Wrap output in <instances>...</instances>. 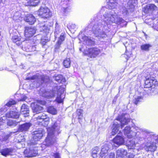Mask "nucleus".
Segmentation results:
<instances>
[{
    "instance_id": "obj_1",
    "label": "nucleus",
    "mask_w": 158,
    "mask_h": 158,
    "mask_svg": "<svg viewBox=\"0 0 158 158\" xmlns=\"http://www.w3.org/2000/svg\"><path fill=\"white\" fill-rule=\"evenodd\" d=\"M102 20H99L92 27V30L96 36L105 37L106 35L108 25L112 23L120 24L122 27L126 26L127 22L122 18L118 17L114 11H110L105 7L101 9L100 13H103Z\"/></svg>"
},
{
    "instance_id": "obj_2",
    "label": "nucleus",
    "mask_w": 158,
    "mask_h": 158,
    "mask_svg": "<svg viewBox=\"0 0 158 158\" xmlns=\"http://www.w3.org/2000/svg\"><path fill=\"white\" fill-rule=\"evenodd\" d=\"M64 90L65 89L64 87L60 86H57L54 87L52 91L45 92L43 95L49 98L53 97L56 95H57L56 100L58 103H60L63 102L64 98V95L63 94Z\"/></svg>"
},
{
    "instance_id": "obj_3",
    "label": "nucleus",
    "mask_w": 158,
    "mask_h": 158,
    "mask_svg": "<svg viewBox=\"0 0 158 158\" xmlns=\"http://www.w3.org/2000/svg\"><path fill=\"white\" fill-rule=\"evenodd\" d=\"M56 124L51 127L48 128L47 129L48 132V136L47 137L44 144L47 146H49L53 145L56 141V137L55 134L56 132L58 133L59 130V127L56 126Z\"/></svg>"
},
{
    "instance_id": "obj_4",
    "label": "nucleus",
    "mask_w": 158,
    "mask_h": 158,
    "mask_svg": "<svg viewBox=\"0 0 158 158\" xmlns=\"http://www.w3.org/2000/svg\"><path fill=\"white\" fill-rule=\"evenodd\" d=\"M29 146V149H26L24 152V156L26 157H31L35 156L38 154V147L36 146V143H33V141H29L28 143Z\"/></svg>"
},
{
    "instance_id": "obj_5",
    "label": "nucleus",
    "mask_w": 158,
    "mask_h": 158,
    "mask_svg": "<svg viewBox=\"0 0 158 158\" xmlns=\"http://www.w3.org/2000/svg\"><path fill=\"white\" fill-rule=\"evenodd\" d=\"M137 132H132L133 138L138 142L143 141L146 137L148 131L145 129H142L137 127H134Z\"/></svg>"
},
{
    "instance_id": "obj_6",
    "label": "nucleus",
    "mask_w": 158,
    "mask_h": 158,
    "mask_svg": "<svg viewBox=\"0 0 158 158\" xmlns=\"http://www.w3.org/2000/svg\"><path fill=\"white\" fill-rule=\"evenodd\" d=\"M38 15L42 18H48L52 16L50 10L46 7L41 6L38 10Z\"/></svg>"
},
{
    "instance_id": "obj_7",
    "label": "nucleus",
    "mask_w": 158,
    "mask_h": 158,
    "mask_svg": "<svg viewBox=\"0 0 158 158\" xmlns=\"http://www.w3.org/2000/svg\"><path fill=\"white\" fill-rule=\"evenodd\" d=\"M133 0H129L127 3V7L125 6H122L120 8V11L124 15H127L128 13L129 10L131 9L130 11H132L134 7V6L132 4V1Z\"/></svg>"
},
{
    "instance_id": "obj_8",
    "label": "nucleus",
    "mask_w": 158,
    "mask_h": 158,
    "mask_svg": "<svg viewBox=\"0 0 158 158\" xmlns=\"http://www.w3.org/2000/svg\"><path fill=\"white\" fill-rule=\"evenodd\" d=\"M86 53L91 58H94L97 56L100 53V50L97 48H89Z\"/></svg>"
},
{
    "instance_id": "obj_9",
    "label": "nucleus",
    "mask_w": 158,
    "mask_h": 158,
    "mask_svg": "<svg viewBox=\"0 0 158 158\" xmlns=\"http://www.w3.org/2000/svg\"><path fill=\"white\" fill-rule=\"evenodd\" d=\"M110 143H106L102 147L101 151L99 154V156L101 157H106L109 155L108 154V151L110 149Z\"/></svg>"
},
{
    "instance_id": "obj_10",
    "label": "nucleus",
    "mask_w": 158,
    "mask_h": 158,
    "mask_svg": "<svg viewBox=\"0 0 158 158\" xmlns=\"http://www.w3.org/2000/svg\"><path fill=\"white\" fill-rule=\"evenodd\" d=\"M145 86L146 88L151 87L154 88L156 85H157V82L155 79L148 78L146 80L145 82Z\"/></svg>"
},
{
    "instance_id": "obj_11",
    "label": "nucleus",
    "mask_w": 158,
    "mask_h": 158,
    "mask_svg": "<svg viewBox=\"0 0 158 158\" xmlns=\"http://www.w3.org/2000/svg\"><path fill=\"white\" fill-rule=\"evenodd\" d=\"M44 132V131L42 129H40L39 130L35 131L33 132V139L34 143H37L35 141L39 140L43 136V134ZM34 143V142H33Z\"/></svg>"
},
{
    "instance_id": "obj_12",
    "label": "nucleus",
    "mask_w": 158,
    "mask_h": 158,
    "mask_svg": "<svg viewBox=\"0 0 158 158\" xmlns=\"http://www.w3.org/2000/svg\"><path fill=\"white\" fill-rule=\"evenodd\" d=\"M31 107L33 113H39L43 111V108L36 103H33L31 104Z\"/></svg>"
},
{
    "instance_id": "obj_13",
    "label": "nucleus",
    "mask_w": 158,
    "mask_h": 158,
    "mask_svg": "<svg viewBox=\"0 0 158 158\" xmlns=\"http://www.w3.org/2000/svg\"><path fill=\"white\" fill-rule=\"evenodd\" d=\"M35 29L31 27H26L24 31L25 36L27 37H30L32 36L35 33Z\"/></svg>"
},
{
    "instance_id": "obj_14",
    "label": "nucleus",
    "mask_w": 158,
    "mask_h": 158,
    "mask_svg": "<svg viewBox=\"0 0 158 158\" xmlns=\"http://www.w3.org/2000/svg\"><path fill=\"white\" fill-rule=\"evenodd\" d=\"M124 114H123L121 116H119L117 118V120H119L121 123V128L127 125L130 121L129 119L126 118Z\"/></svg>"
},
{
    "instance_id": "obj_15",
    "label": "nucleus",
    "mask_w": 158,
    "mask_h": 158,
    "mask_svg": "<svg viewBox=\"0 0 158 158\" xmlns=\"http://www.w3.org/2000/svg\"><path fill=\"white\" fill-rule=\"evenodd\" d=\"M156 143L153 142L147 143L146 145L145 149L147 151L154 152L156 149Z\"/></svg>"
},
{
    "instance_id": "obj_16",
    "label": "nucleus",
    "mask_w": 158,
    "mask_h": 158,
    "mask_svg": "<svg viewBox=\"0 0 158 158\" xmlns=\"http://www.w3.org/2000/svg\"><path fill=\"white\" fill-rule=\"evenodd\" d=\"M26 80H35L37 83L40 84L42 83L44 81L43 78L39 74L35 75L31 77H29L26 78Z\"/></svg>"
},
{
    "instance_id": "obj_17",
    "label": "nucleus",
    "mask_w": 158,
    "mask_h": 158,
    "mask_svg": "<svg viewBox=\"0 0 158 158\" xmlns=\"http://www.w3.org/2000/svg\"><path fill=\"white\" fill-rule=\"evenodd\" d=\"M132 139H129L128 140L127 143V146L129 149H134L136 147V145L138 142L136 141L134 138Z\"/></svg>"
},
{
    "instance_id": "obj_18",
    "label": "nucleus",
    "mask_w": 158,
    "mask_h": 158,
    "mask_svg": "<svg viewBox=\"0 0 158 158\" xmlns=\"http://www.w3.org/2000/svg\"><path fill=\"white\" fill-rule=\"evenodd\" d=\"M24 20L30 24H33L36 21V19L32 14H28L24 18Z\"/></svg>"
},
{
    "instance_id": "obj_19",
    "label": "nucleus",
    "mask_w": 158,
    "mask_h": 158,
    "mask_svg": "<svg viewBox=\"0 0 158 158\" xmlns=\"http://www.w3.org/2000/svg\"><path fill=\"white\" fill-rule=\"evenodd\" d=\"M113 142L114 143L117 144L118 146L123 144L124 140L122 137L120 136H117L113 139Z\"/></svg>"
},
{
    "instance_id": "obj_20",
    "label": "nucleus",
    "mask_w": 158,
    "mask_h": 158,
    "mask_svg": "<svg viewBox=\"0 0 158 158\" xmlns=\"http://www.w3.org/2000/svg\"><path fill=\"white\" fill-rule=\"evenodd\" d=\"M127 154V152L123 148L118 149L117 151L116 158H123Z\"/></svg>"
},
{
    "instance_id": "obj_21",
    "label": "nucleus",
    "mask_w": 158,
    "mask_h": 158,
    "mask_svg": "<svg viewBox=\"0 0 158 158\" xmlns=\"http://www.w3.org/2000/svg\"><path fill=\"white\" fill-rule=\"evenodd\" d=\"M131 128L130 127H126L124 130V133L125 135H127V137L129 139L133 138L132 132H134L131 131Z\"/></svg>"
},
{
    "instance_id": "obj_22",
    "label": "nucleus",
    "mask_w": 158,
    "mask_h": 158,
    "mask_svg": "<svg viewBox=\"0 0 158 158\" xmlns=\"http://www.w3.org/2000/svg\"><path fill=\"white\" fill-rule=\"evenodd\" d=\"M31 126V124L30 123H26L20 125L19 127V130L21 131H27Z\"/></svg>"
},
{
    "instance_id": "obj_23",
    "label": "nucleus",
    "mask_w": 158,
    "mask_h": 158,
    "mask_svg": "<svg viewBox=\"0 0 158 158\" xmlns=\"http://www.w3.org/2000/svg\"><path fill=\"white\" fill-rule=\"evenodd\" d=\"M65 37V34L64 33H62L55 45L56 48L58 49L60 48V46L62 42L64 40Z\"/></svg>"
},
{
    "instance_id": "obj_24",
    "label": "nucleus",
    "mask_w": 158,
    "mask_h": 158,
    "mask_svg": "<svg viewBox=\"0 0 158 158\" xmlns=\"http://www.w3.org/2000/svg\"><path fill=\"white\" fill-rule=\"evenodd\" d=\"M82 39L84 41V44L87 45H91L94 44L93 41L87 36H82Z\"/></svg>"
},
{
    "instance_id": "obj_25",
    "label": "nucleus",
    "mask_w": 158,
    "mask_h": 158,
    "mask_svg": "<svg viewBox=\"0 0 158 158\" xmlns=\"http://www.w3.org/2000/svg\"><path fill=\"white\" fill-rule=\"evenodd\" d=\"M117 4L116 0H109L108 3V7L110 9L115 8L117 6Z\"/></svg>"
},
{
    "instance_id": "obj_26",
    "label": "nucleus",
    "mask_w": 158,
    "mask_h": 158,
    "mask_svg": "<svg viewBox=\"0 0 158 158\" xmlns=\"http://www.w3.org/2000/svg\"><path fill=\"white\" fill-rule=\"evenodd\" d=\"M37 118V119L41 120L42 121L45 122L47 124L49 120V118L44 113H43L41 115L38 116Z\"/></svg>"
},
{
    "instance_id": "obj_27",
    "label": "nucleus",
    "mask_w": 158,
    "mask_h": 158,
    "mask_svg": "<svg viewBox=\"0 0 158 158\" xmlns=\"http://www.w3.org/2000/svg\"><path fill=\"white\" fill-rule=\"evenodd\" d=\"M119 125L118 124H116L114 122L112 126V130L111 133V135H114L118 131V127Z\"/></svg>"
},
{
    "instance_id": "obj_28",
    "label": "nucleus",
    "mask_w": 158,
    "mask_h": 158,
    "mask_svg": "<svg viewBox=\"0 0 158 158\" xmlns=\"http://www.w3.org/2000/svg\"><path fill=\"white\" fill-rule=\"evenodd\" d=\"M53 78L56 81L59 83H62L65 81V79L63 78V76L61 75H58L53 77Z\"/></svg>"
},
{
    "instance_id": "obj_29",
    "label": "nucleus",
    "mask_w": 158,
    "mask_h": 158,
    "mask_svg": "<svg viewBox=\"0 0 158 158\" xmlns=\"http://www.w3.org/2000/svg\"><path fill=\"white\" fill-rule=\"evenodd\" d=\"M20 111L22 114L28 113V111H29L28 106L26 105L23 104L21 107Z\"/></svg>"
},
{
    "instance_id": "obj_30",
    "label": "nucleus",
    "mask_w": 158,
    "mask_h": 158,
    "mask_svg": "<svg viewBox=\"0 0 158 158\" xmlns=\"http://www.w3.org/2000/svg\"><path fill=\"white\" fill-rule=\"evenodd\" d=\"M152 47V45L149 44H142L140 46L141 50L148 51L149 50V48Z\"/></svg>"
},
{
    "instance_id": "obj_31",
    "label": "nucleus",
    "mask_w": 158,
    "mask_h": 158,
    "mask_svg": "<svg viewBox=\"0 0 158 158\" xmlns=\"http://www.w3.org/2000/svg\"><path fill=\"white\" fill-rule=\"evenodd\" d=\"M51 27L49 25L45 24L43 26H41L40 28L44 32L46 33H48L50 31Z\"/></svg>"
},
{
    "instance_id": "obj_32",
    "label": "nucleus",
    "mask_w": 158,
    "mask_h": 158,
    "mask_svg": "<svg viewBox=\"0 0 158 158\" xmlns=\"http://www.w3.org/2000/svg\"><path fill=\"white\" fill-rule=\"evenodd\" d=\"M48 112L52 114H57V110L53 106H50L48 108Z\"/></svg>"
},
{
    "instance_id": "obj_33",
    "label": "nucleus",
    "mask_w": 158,
    "mask_h": 158,
    "mask_svg": "<svg viewBox=\"0 0 158 158\" xmlns=\"http://www.w3.org/2000/svg\"><path fill=\"white\" fill-rule=\"evenodd\" d=\"M19 112L16 111H10V118H19Z\"/></svg>"
},
{
    "instance_id": "obj_34",
    "label": "nucleus",
    "mask_w": 158,
    "mask_h": 158,
    "mask_svg": "<svg viewBox=\"0 0 158 158\" xmlns=\"http://www.w3.org/2000/svg\"><path fill=\"white\" fill-rule=\"evenodd\" d=\"M70 60L69 58H67L63 62L64 66L66 68H69L70 66Z\"/></svg>"
},
{
    "instance_id": "obj_35",
    "label": "nucleus",
    "mask_w": 158,
    "mask_h": 158,
    "mask_svg": "<svg viewBox=\"0 0 158 158\" xmlns=\"http://www.w3.org/2000/svg\"><path fill=\"white\" fill-rule=\"evenodd\" d=\"M10 152V150L8 148H5L1 150V152L2 154L4 156H6L9 155Z\"/></svg>"
},
{
    "instance_id": "obj_36",
    "label": "nucleus",
    "mask_w": 158,
    "mask_h": 158,
    "mask_svg": "<svg viewBox=\"0 0 158 158\" xmlns=\"http://www.w3.org/2000/svg\"><path fill=\"white\" fill-rule=\"evenodd\" d=\"M143 101V97L142 96H138L133 100L134 103L136 105H137L140 102Z\"/></svg>"
},
{
    "instance_id": "obj_37",
    "label": "nucleus",
    "mask_w": 158,
    "mask_h": 158,
    "mask_svg": "<svg viewBox=\"0 0 158 158\" xmlns=\"http://www.w3.org/2000/svg\"><path fill=\"white\" fill-rule=\"evenodd\" d=\"M13 19L14 20H17L18 19L20 20L22 18L21 15L19 12L17 11L16 12L15 14L13 16Z\"/></svg>"
},
{
    "instance_id": "obj_38",
    "label": "nucleus",
    "mask_w": 158,
    "mask_h": 158,
    "mask_svg": "<svg viewBox=\"0 0 158 158\" xmlns=\"http://www.w3.org/2000/svg\"><path fill=\"white\" fill-rule=\"evenodd\" d=\"M39 2V0H30L29 5L32 6H35L37 5Z\"/></svg>"
},
{
    "instance_id": "obj_39",
    "label": "nucleus",
    "mask_w": 158,
    "mask_h": 158,
    "mask_svg": "<svg viewBox=\"0 0 158 158\" xmlns=\"http://www.w3.org/2000/svg\"><path fill=\"white\" fill-rule=\"evenodd\" d=\"M147 8L151 10H154L156 8V6L154 4H149L147 5Z\"/></svg>"
},
{
    "instance_id": "obj_40",
    "label": "nucleus",
    "mask_w": 158,
    "mask_h": 158,
    "mask_svg": "<svg viewBox=\"0 0 158 158\" xmlns=\"http://www.w3.org/2000/svg\"><path fill=\"white\" fill-rule=\"evenodd\" d=\"M70 11V9L68 7H63L62 8V11L65 15H66Z\"/></svg>"
},
{
    "instance_id": "obj_41",
    "label": "nucleus",
    "mask_w": 158,
    "mask_h": 158,
    "mask_svg": "<svg viewBox=\"0 0 158 158\" xmlns=\"http://www.w3.org/2000/svg\"><path fill=\"white\" fill-rule=\"evenodd\" d=\"M59 25L58 23H56L55 31V36H57V35L59 33Z\"/></svg>"
},
{
    "instance_id": "obj_42",
    "label": "nucleus",
    "mask_w": 158,
    "mask_h": 158,
    "mask_svg": "<svg viewBox=\"0 0 158 158\" xmlns=\"http://www.w3.org/2000/svg\"><path fill=\"white\" fill-rule=\"evenodd\" d=\"M77 113L79 119H81L83 117V110L81 109H78L77 111Z\"/></svg>"
},
{
    "instance_id": "obj_43",
    "label": "nucleus",
    "mask_w": 158,
    "mask_h": 158,
    "mask_svg": "<svg viewBox=\"0 0 158 158\" xmlns=\"http://www.w3.org/2000/svg\"><path fill=\"white\" fill-rule=\"evenodd\" d=\"M12 40L13 42L15 43L20 40V38L17 35H15L12 37Z\"/></svg>"
},
{
    "instance_id": "obj_44",
    "label": "nucleus",
    "mask_w": 158,
    "mask_h": 158,
    "mask_svg": "<svg viewBox=\"0 0 158 158\" xmlns=\"http://www.w3.org/2000/svg\"><path fill=\"white\" fill-rule=\"evenodd\" d=\"M115 154L114 153H110L108 156L104 157V158H114Z\"/></svg>"
},
{
    "instance_id": "obj_45",
    "label": "nucleus",
    "mask_w": 158,
    "mask_h": 158,
    "mask_svg": "<svg viewBox=\"0 0 158 158\" xmlns=\"http://www.w3.org/2000/svg\"><path fill=\"white\" fill-rule=\"evenodd\" d=\"M18 122L15 120H10V127L11 126H15L18 124Z\"/></svg>"
},
{
    "instance_id": "obj_46",
    "label": "nucleus",
    "mask_w": 158,
    "mask_h": 158,
    "mask_svg": "<svg viewBox=\"0 0 158 158\" xmlns=\"http://www.w3.org/2000/svg\"><path fill=\"white\" fill-rule=\"evenodd\" d=\"M99 151L98 148L97 147H95L93 149L92 152V154H97L98 152Z\"/></svg>"
},
{
    "instance_id": "obj_47",
    "label": "nucleus",
    "mask_w": 158,
    "mask_h": 158,
    "mask_svg": "<svg viewBox=\"0 0 158 158\" xmlns=\"http://www.w3.org/2000/svg\"><path fill=\"white\" fill-rule=\"evenodd\" d=\"M17 103V102L12 99H10V106L11 105H15Z\"/></svg>"
},
{
    "instance_id": "obj_48",
    "label": "nucleus",
    "mask_w": 158,
    "mask_h": 158,
    "mask_svg": "<svg viewBox=\"0 0 158 158\" xmlns=\"http://www.w3.org/2000/svg\"><path fill=\"white\" fill-rule=\"evenodd\" d=\"M54 158H60V154L58 153H54Z\"/></svg>"
},
{
    "instance_id": "obj_49",
    "label": "nucleus",
    "mask_w": 158,
    "mask_h": 158,
    "mask_svg": "<svg viewBox=\"0 0 158 158\" xmlns=\"http://www.w3.org/2000/svg\"><path fill=\"white\" fill-rule=\"evenodd\" d=\"M92 156L94 158H97V154H92Z\"/></svg>"
},
{
    "instance_id": "obj_50",
    "label": "nucleus",
    "mask_w": 158,
    "mask_h": 158,
    "mask_svg": "<svg viewBox=\"0 0 158 158\" xmlns=\"http://www.w3.org/2000/svg\"><path fill=\"white\" fill-rule=\"evenodd\" d=\"M29 111H28V113H26L24 114V116L25 117H27L29 115Z\"/></svg>"
},
{
    "instance_id": "obj_51",
    "label": "nucleus",
    "mask_w": 158,
    "mask_h": 158,
    "mask_svg": "<svg viewBox=\"0 0 158 158\" xmlns=\"http://www.w3.org/2000/svg\"><path fill=\"white\" fill-rule=\"evenodd\" d=\"M6 117L9 118L10 117V113H6Z\"/></svg>"
},
{
    "instance_id": "obj_52",
    "label": "nucleus",
    "mask_w": 158,
    "mask_h": 158,
    "mask_svg": "<svg viewBox=\"0 0 158 158\" xmlns=\"http://www.w3.org/2000/svg\"><path fill=\"white\" fill-rule=\"evenodd\" d=\"M129 157L130 158H137L136 157H135L132 154L130 155L129 156Z\"/></svg>"
},
{
    "instance_id": "obj_53",
    "label": "nucleus",
    "mask_w": 158,
    "mask_h": 158,
    "mask_svg": "<svg viewBox=\"0 0 158 158\" xmlns=\"http://www.w3.org/2000/svg\"><path fill=\"white\" fill-rule=\"evenodd\" d=\"M6 105L9 107L10 106V101H9L6 104Z\"/></svg>"
},
{
    "instance_id": "obj_54",
    "label": "nucleus",
    "mask_w": 158,
    "mask_h": 158,
    "mask_svg": "<svg viewBox=\"0 0 158 158\" xmlns=\"http://www.w3.org/2000/svg\"><path fill=\"white\" fill-rule=\"evenodd\" d=\"M71 27H73V28H74L76 27V25L74 24H72L71 25Z\"/></svg>"
},
{
    "instance_id": "obj_55",
    "label": "nucleus",
    "mask_w": 158,
    "mask_h": 158,
    "mask_svg": "<svg viewBox=\"0 0 158 158\" xmlns=\"http://www.w3.org/2000/svg\"><path fill=\"white\" fill-rule=\"evenodd\" d=\"M41 42L43 45H45L46 44V42L45 41H42Z\"/></svg>"
},
{
    "instance_id": "obj_56",
    "label": "nucleus",
    "mask_w": 158,
    "mask_h": 158,
    "mask_svg": "<svg viewBox=\"0 0 158 158\" xmlns=\"http://www.w3.org/2000/svg\"><path fill=\"white\" fill-rule=\"evenodd\" d=\"M18 141H19V142H21V141H24V139H23L22 140V141H19V140L18 139Z\"/></svg>"
},
{
    "instance_id": "obj_57",
    "label": "nucleus",
    "mask_w": 158,
    "mask_h": 158,
    "mask_svg": "<svg viewBox=\"0 0 158 158\" xmlns=\"http://www.w3.org/2000/svg\"><path fill=\"white\" fill-rule=\"evenodd\" d=\"M155 1L156 2H158V0H155Z\"/></svg>"
},
{
    "instance_id": "obj_58",
    "label": "nucleus",
    "mask_w": 158,
    "mask_h": 158,
    "mask_svg": "<svg viewBox=\"0 0 158 158\" xmlns=\"http://www.w3.org/2000/svg\"><path fill=\"white\" fill-rule=\"evenodd\" d=\"M9 123H7V125L9 126H10V125L9 124Z\"/></svg>"
},
{
    "instance_id": "obj_59",
    "label": "nucleus",
    "mask_w": 158,
    "mask_h": 158,
    "mask_svg": "<svg viewBox=\"0 0 158 158\" xmlns=\"http://www.w3.org/2000/svg\"><path fill=\"white\" fill-rule=\"evenodd\" d=\"M6 140V139H2V140H3V141H4V140Z\"/></svg>"
}]
</instances>
